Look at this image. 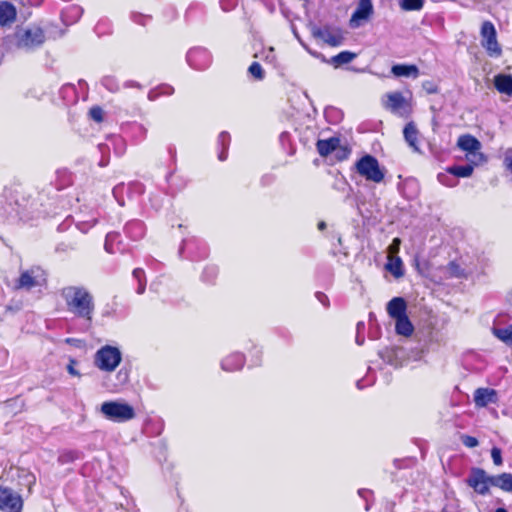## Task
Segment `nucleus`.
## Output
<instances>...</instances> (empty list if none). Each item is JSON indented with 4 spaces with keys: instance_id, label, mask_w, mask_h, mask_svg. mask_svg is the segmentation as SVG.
<instances>
[{
    "instance_id": "nucleus-1",
    "label": "nucleus",
    "mask_w": 512,
    "mask_h": 512,
    "mask_svg": "<svg viewBox=\"0 0 512 512\" xmlns=\"http://www.w3.org/2000/svg\"><path fill=\"white\" fill-rule=\"evenodd\" d=\"M67 311L83 322L85 329L91 327L95 312L93 295L83 286H67L61 289Z\"/></svg>"
},
{
    "instance_id": "nucleus-2",
    "label": "nucleus",
    "mask_w": 512,
    "mask_h": 512,
    "mask_svg": "<svg viewBox=\"0 0 512 512\" xmlns=\"http://www.w3.org/2000/svg\"><path fill=\"white\" fill-rule=\"evenodd\" d=\"M465 481L469 487L482 496L489 494L490 486L497 487L505 492H512V474L507 472L488 475L484 469L473 467Z\"/></svg>"
},
{
    "instance_id": "nucleus-3",
    "label": "nucleus",
    "mask_w": 512,
    "mask_h": 512,
    "mask_svg": "<svg viewBox=\"0 0 512 512\" xmlns=\"http://www.w3.org/2000/svg\"><path fill=\"white\" fill-rule=\"evenodd\" d=\"M100 412L107 420L123 423L135 418L136 413L133 406L126 402L105 401L101 404Z\"/></svg>"
},
{
    "instance_id": "nucleus-4",
    "label": "nucleus",
    "mask_w": 512,
    "mask_h": 512,
    "mask_svg": "<svg viewBox=\"0 0 512 512\" xmlns=\"http://www.w3.org/2000/svg\"><path fill=\"white\" fill-rule=\"evenodd\" d=\"M122 361V353L118 347L105 345L98 349L94 356L95 366L104 372H113Z\"/></svg>"
},
{
    "instance_id": "nucleus-5",
    "label": "nucleus",
    "mask_w": 512,
    "mask_h": 512,
    "mask_svg": "<svg viewBox=\"0 0 512 512\" xmlns=\"http://www.w3.org/2000/svg\"><path fill=\"white\" fill-rule=\"evenodd\" d=\"M15 38L18 48L30 51L43 45L45 33L41 27L32 26L17 30Z\"/></svg>"
},
{
    "instance_id": "nucleus-6",
    "label": "nucleus",
    "mask_w": 512,
    "mask_h": 512,
    "mask_svg": "<svg viewBox=\"0 0 512 512\" xmlns=\"http://www.w3.org/2000/svg\"><path fill=\"white\" fill-rule=\"evenodd\" d=\"M208 247L204 241L196 237H188L182 240L178 249V255L182 259L200 261L208 256Z\"/></svg>"
},
{
    "instance_id": "nucleus-7",
    "label": "nucleus",
    "mask_w": 512,
    "mask_h": 512,
    "mask_svg": "<svg viewBox=\"0 0 512 512\" xmlns=\"http://www.w3.org/2000/svg\"><path fill=\"white\" fill-rule=\"evenodd\" d=\"M357 172L367 181L380 183L383 181L385 172L381 169L378 160L372 155L361 157L355 164Z\"/></svg>"
},
{
    "instance_id": "nucleus-8",
    "label": "nucleus",
    "mask_w": 512,
    "mask_h": 512,
    "mask_svg": "<svg viewBox=\"0 0 512 512\" xmlns=\"http://www.w3.org/2000/svg\"><path fill=\"white\" fill-rule=\"evenodd\" d=\"M47 283V274L39 266H33L20 273L15 283L16 289L31 290L36 287H43Z\"/></svg>"
},
{
    "instance_id": "nucleus-9",
    "label": "nucleus",
    "mask_w": 512,
    "mask_h": 512,
    "mask_svg": "<svg viewBox=\"0 0 512 512\" xmlns=\"http://www.w3.org/2000/svg\"><path fill=\"white\" fill-rule=\"evenodd\" d=\"M481 45L491 57H499L502 49L497 41V32L491 21H484L480 30Z\"/></svg>"
},
{
    "instance_id": "nucleus-10",
    "label": "nucleus",
    "mask_w": 512,
    "mask_h": 512,
    "mask_svg": "<svg viewBox=\"0 0 512 512\" xmlns=\"http://www.w3.org/2000/svg\"><path fill=\"white\" fill-rule=\"evenodd\" d=\"M212 54L205 47H193L188 50L186 54V61L188 65L197 71H204L212 64Z\"/></svg>"
},
{
    "instance_id": "nucleus-11",
    "label": "nucleus",
    "mask_w": 512,
    "mask_h": 512,
    "mask_svg": "<svg viewBox=\"0 0 512 512\" xmlns=\"http://www.w3.org/2000/svg\"><path fill=\"white\" fill-rule=\"evenodd\" d=\"M111 146L113 148L114 154L118 157L123 156L127 149L125 139L119 135L111 136L109 138V143H100L98 145V150L102 155L98 163L100 167H106L109 164V153Z\"/></svg>"
},
{
    "instance_id": "nucleus-12",
    "label": "nucleus",
    "mask_w": 512,
    "mask_h": 512,
    "mask_svg": "<svg viewBox=\"0 0 512 512\" xmlns=\"http://www.w3.org/2000/svg\"><path fill=\"white\" fill-rule=\"evenodd\" d=\"M23 502L21 497L11 489L0 488V509L5 512H21Z\"/></svg>"
},
{
    "instance_id": "nucleus-13",
    "label": "nucleus",
    "mask_w": 512,
    "mask_h": 512,
    "mask_svg": "<svg viewBox=\"0 0 512 512\" xmlns=\"http://www.w3.org/2000/svg\"><path fill=\"white\" fill-rule=\"evenodd\" d=\"M373 13V4L371 0H359L357 8L353 12L350 20L352 27L358 26V21L367 20Z\"/></svg>"
},
{
    "instance_id": "nucleus-14",
    "label": "nucleus",
    "mask_w": 512,
    "mask_h": 512,
    "mask_svg": "<svg viewBox=\"0 0 512 512\" xmlns=\"http://www.w3.org/2000/svg\"><path fill=\"white\" fill-rule=\"evenodd\" d=\"M498 401L497 391L491 388H478L474 392V403L477 407H486Z\"/></svg>"
},
{
    "instance_id": "nucleus-15",
    "label": "nucleus",
    "mask_w": 512,
    "mask_h": 512,
    "mask_svg": "<svg viewBox=\"0 0 512 512\" xmlns=\"http://www.w3.org/2000/svg\"><path fill=\"white\" fill-rule=\"evenodd\" d=\"M245 355L240 352H234L226 356L221 361V368L226 372L239 371L245 364Z\"/></svg>"
},
{
    "instance_id": "nucleus-16",
    "label": "nucleus",
    "mask_w": 512,
    "mask_h": 512,
    "mask_svg": "<svg viewBox=\"0 0 512 512\" xmlns=\"http://www.w3.org/2000/svg\"><path fill=\"white\" fill-rule=\"evenodd\" d=\"M124 231L127 237L134 241H137L144 237L146 233V227L141 220L134 219L126 223Z\"/></svg>"
},
{
    "instance_id": "nucleus-17",
    "label": "nucleus",
    "mask_w": 512,
    "mask_h": 512,
    "mask_svg": "<svg viewBox=\"0 0 512 512\" xmlns=\"http://www.w3.org/2000/svg\"><path fill=\"white\" fill-rule=\"evenodd\" d=\"M104 249L110 254L124 251V245L118 232H109L106 234Z\"/></svg>"
},
{
    "instance_id": "nucleus-18",
    "label": "nucleus",
    "mask_w": 512,
    "mask_h": 512,
    "mask_svg": "<svg viewBox=\"0 0 512 512\" xmlns=\"http://www.w3.org/2000/svg\"><path fill=\"white\" fill-rule=\"evenodd\" d=\"M406 309L407 304L402 297H394L387 304V312L394 319L406 316Z\"/></svg>"
},
{
    "instance_id": "nucleus-19",
    "label": "nucleus",
    "mask_w": 512,
    "mask_h": 512,
    "mask_svg": "<svg viewBox=\"0 0 512 512\" xmlns=\"http://www.w3.org/2000/svg\"><path fill=\"white\" fill-rule=\"evenodd\" d=\"M16 8L13 4L2 1L0 2V26L11 25L16 19Z\"/></svg>"
},
{
    "instance_id": "nucleus-20",
    "label": "nucleus",
    "mask_w": 512,
    "mask_h": 512,
    "mask_svg": "<svg viewBox=\"0 0 512 512\" xmlns=\"http://www.w3.org/2000/svg\"><path fill=\"white\" fill-rule=\"evenodd\" d=\"M83 8L78 5H70L61 12V20L64 25L75 24L82 16Z\"/></svg>"
},
{
    "instance_id": "nucleus-21",
    "label": "nucleus",
    "mask_w": 512,
    "mask_h": 512,
    "mask_svg": "<svg viewBox=\"0 0 512 512\" xmlns=\"http://www.w3.org/2000/svg\"><path fill=\"white\" fill-rule=\"evenodd\" d=\"M391 73L395 77H411L415 79L419 76V69L414 64H395L391 67Z\"/></svg>"
},
{
    "instance_id": "nucleus-22",
    "label": "nucleus",
    "mask_w": 512,
    "mask_h": 512,
    "mask_svg": "<svg viewBox=\"0 0 512 512\" xmlns=\"http://www.w3.org/2000/svg\"><path fill=\"white\" fill-rule=\"evenodd\" d=\"M59 96L61 97L65 105H72L77 103L80 97L75 85L70 83L64 84L60 88Z\"/></svg>"
},
{
    "instance_id": "nucleus-23",
    "label": "nucleus",
    "mask_w": 512,
    "mask_h": 512,
    "mask_svg": "<svg viewBox=\"0 0 512 512\" xmlns=\"http://www.w3.org/2000/svg\"><path fill=\"white\" fill-rule=\"evenodd\" d=\"M494 86L499 93L512 96V75L498 74L494 77Z\"/></svg>"
},
{
    "instance_id": "nucleus-24",
    "label": "nucleus",
    "mask_w": 512,
    "mask_h": 512,
    "mask_svg": "<svg viewBox=\"0 0 512 512\" xmlns=\"http://www.w3.org/2000/svg\"><path fill=\"white\" fill-rule=\"evenodd\" d=\"M340 145L338 137H331L329 139H321L316 143L317 151L321 156H328L335 151Z\"/></svg>"
},
{
    "instance_id": "nucleus-25",
    "label": "nucleus",
    "mask_w": 512,
    "mask_h": 512,
    "mask_svg": "<svg viewBox=\"0 0 512 512\" xmlns=\"http://www.w3.org/2000/svg\"><path fill=\"white\" fill-rule=\"evenodd\" d=\"M313 35L322 39L324 42L331 46H338L341 43V36L332 33L327 27L314 29Z\"/></svg>"
},
{
    "instance_id": "nucleus-26",
    "label": "nucleus",
    "mask_w": 512,
    "mask_h": 512,
    "mask_svg": "<svg viewBox=\"0 0 512 512\" xmlns=\"http://www.w3.org/2000/svg\"><path fill=\"white\" fill-rule=\"evenodd\" d=\"M457 145L460 149L467 152H475L481 147L479 140L470 134L461 135L458 138Z\"/></svg>"
},
{
    "instance_id": "nucleus-27",
    "label": "nucleus",
    "mask_w": 512,
    "mask_h": 512,
    "mask_svg": "<svg viewBox=\"0 0 512 512\" xmlns=\"http://www.w3.org/2000/svg\"><path fill=\"white\" fill-rule=\"evenodd\" d=\"M403 134L408 145L413 148L414 151L419 152L417 145L418 129L416 125L413 122L407 123L404 127Z\"/></svg>"
},
{
    "instance_id": "nucleus-28",
    "label": "nucleus",
    "mask_w": 512,
    "mask_h": 512,
    "mask_svg": "<svg viewBox=\"0 0 512 512\" xmlns=\"http://www.w3.org/2000/svg\"><path fill=\"white\" fill-rule=\"evenodd\" d=\"M231 137L230 134L226 131H222L217 139V146L220 149L218 153V159L220 161H225L228 156V149L230 146Z\"/></svg>"
},
{
    "instance_id": "nucleus-29",
    "label": "nucleus",
    "mask_w": 512,
    "mask_h": 512,
    "mask_svg": "<svg viewBox=\"0 0 512 512\" xmlns=\"http://www.w3.org/2000/svg\"><path fill=\"white\" fill-rule=\"evenodd\" d=\"M395 320V330L397 334L402 336H410L413 333L414 328L407 315Z\"/></svg>"
},
{
    "instance_id": "nucleus-30",
    "label": "nucleus",
    "mask_w": 512,
    "mask_h": 512,
    "mask_svg": "<svg viewBox=\"0 0 512 512\" xmlns=\"http://www.w3.org/2000/svg\"><path fill=\"white\" fill-rule=\"evenodd\" d=\"M405 99L400 92H393L387 95L386 107L392 112H397L404 106Z\"/></svg>"
},
{
    "instance_id": "nucleus-31",
    "label": "nucleus",
    "mask_w": 512,
    "mask_h": 512,
    "mask_svg": "<svg viewBox=\"0 0 512 512\" xmlns=\"http://www.w3.org/2000/svg\"><path fill=\"white\" fill-rule=\"evenodd\" d=\"M493 335L508 346H512V325L505 328H492Z\"/></svg>"
},
{
    "instance_id": "nucleus-32",
    "label": "nucleus",
    "mask_w": 512,
    "mask_h": 512,
    "mask_svg": "<svg viewBox=\"0 0 512 512\" xmlns=\"http://www.w3.org/2000/svg\"><path fill=\"white\" fill-rule=\"evenodd\" d=\"M473 166L471 164L466 165H454L447 168V172L455 177H469L473 173Z\"/></svg>"
},
{
    "instance_id": "nucleus-33",
    "label": "nucleus",
    "mask_w": 512,
    "mask_h": 512,
    "mask_svg": "<svg viewBox=\"0 0 512 512\" xmlns=\"http://www.w3.org/2000/svg\"><path fill=\"white\" fill-rule=\"evenodd\" d=\"M324 116L330 124H337L342 120L343 112L336 107L330 106L324 110Z\"/></svg>"
},
{
    "instance_id": "nucleus-34",
    "label": "nucleus",
    "mask_w": 512,
    "mask_h": 512,
    "mask_svg": "<svg viewBox=\"0 0 512 512\" xmlns=\"http://www.w3.org/2000/svg\"><path fill=\"white\" fill-rule=\"evenodd\" d=\"M356 56L357 55L353 52L342 51V52L338 53L337 55L333 56L331 59V62H332V64H334L337 67V66H340L343 64L350 63L352 60H354L356 58Z\"/></svg>"
},
{
    "instance_id": "nucleus-35",
    "label": "nucleus",
    "mask_w": 512,
    "mask_h": 512,
    "mask_svg": "<svg viewBox=\"0 0 512 512\" xmlns=\"http://www.w3.org/2000/svg\"><path fill=\"white\" fill-rule=\"evenodd\" d=\"M218 275V267L208 264L204 267L201 274V280L205 283H213Z\"/></svg>"
},
{
    "instance_id": "nucleus-36",
    "label": "nucleus",
    "mask_w": 512,
    "mask_h": 512,
    "mask_svg": "<svg viewBox=\"0 0 512 512\" xmlns=\"http://www.w3.org/2000/svg\"><path fill=\"white\" fill-rule=\"evenodd\" d=\"M166 181L169 185V189L173 193L182 190L186 185V182L182 178L174 176L173 173H169L166 176Z\"/></svg>"
},
{
    "instance_id": "nucleus-37",
    "label": "nucleus",
    "mask_w": 512,
    "mask_h": 512,
    "mask_svg": "<svg viewBox=\"0 0 512 512\" xmlns=\"http://www.w3.org/2000/svg\"><path fill=\"white\" fill-rule=\"evenodd\" d=\"M425 0H400L399 6L404 11H419L423 8Z\"/></svg>"
},
{
    "instance_id": "nucleus-38",
    "label": "nucleus",
    "mask_w": 512,
    "mask_h": 512,
    "mask_svg": "<svg viewBox=\"0 0 512 512\" xmlns=\"http://www.w3.org/2000/svg\"><path fill=\"white\" fill-rule=\"evenodd\" d=\"M387 270L396 278L402 277L404 274L403 271V264L399 257L395 258L394 260L390 261L386 265Z\"/></svg>"
},
{
    "instance_id": "nucleus-39",
    "label": "nucleus",
    "mask_w": 512,
    "mask_h": 512,
    "mask_svg": "<svg viewBox=\"0 0 512 512\" xmlns=\"http://www.w3.org/2000/svg\"><path fill=\"white\" fill-rule=\"evenodd\" d=\"M249 74L258 81H261L265 77V72L258 62H253L248 68Z\"/></svg>"
},
{
    "instance_id": "nucleus-40",
    "label": "nucleus",
    "mask_w": 512,
    "mask_h": 512,
    "mask_svg": "<svg viewBox=\"0 0 512 512\" xmlns=\"http://www.w3.org/2000/svg\"><path fill=\"white\" fill-rule=\"evenodd\" d=\"M133 137L138 141H143L147 136V128L139 123H134L131 126Z\"/></svg>"
},
{
    "instance_id": "nucleus-41",
    "label": "nucleus",
    "mask_w": 512,
    "mask_h": 512,
    "mask_svg": "<svg viewBox=\"0 0 512 512\" xmlns=\"http://www.w3.org/2000/svg\"><path fill=\"white\" fill-rule=\"evenodd\" d=\"M101 84L110 92H117L119 90V83L113 76H105L101 79Z\"/></svg>"
},
{
    "instance_id": "nucleus-42",
    "label": "nucleus",
    "mask_w": 512,
    "mask_h": 512,
    "mask_svg": "<svg viewBox=\"0 0 512 512\" xmlns=\"http://www.w3.org/2000/svg\"><path fill=\"white\" fill-rule=\"evenodd\" d=\"M130 18L134 23L141 26H145L151 20L150 15L142 14L139 12H132Z\"/></svg>"
},
{
    "instance_id": "nucleus-43",
    "label": "nucleus",
    "mask_w": 512,
    "mask_h": 512,
    "mask_svg": "<svg viewBox=\"0 0 512 512\" xmlns=\"http://www.w3.org/2000/svg\"><path fill=\"white\" fill-rule=\"evenodd\" d=\"M76 248V242H61L56 246L55 251L57 253H68L70 251L75 250Z\"/></svg>"
},
{
    "instance_id": "nucleus-44",
    "label": "nucleus",
    "mask_w": 512,
    "mask_h": 512,
    "mask_svg": "<svg viewBox=\"0 0 512 512\" xmlns=\"http://www.w3.org/2000/svg\"><path fill=\"white\" fill-rule=\"evenodd\" d=\"M250 366H259L261 364L262 351L254 346L250 351Z\"/></svg>"
},
{
    "instance_id": "nucleus-45",
    "label": "nucleus",
    "mask_w": 512,
    "mask_h": 512,
    "mask_svg": "<svg viewBox=\"0 0 512 512\" xmlns=\"http://www.w3.org/2000/svg\"><path fill=\"white\" fill-rule=\"evenodd\" d=\"M89 116L95 122L100 123L103 121L104 111L101 107L94 106L89 110Z\"/></svg>"
},
{
    "instance_id": "nucleus-46",
    "label": "nucleus",
    "mask_w": 512,
    "mask_h": 512,
    "mask_svg": "<svg viewBox=\"0 0 512 512\" xmlns=\"http://www.w3.org/2000/svg\"><path fill=\"white\" fill-rule=\"evenodd\" d=\"M77 457H78L77 452L70 450V451H65V452L61 453L58 457V460L60 463L65 464V463L73 462L75 459H77Z\"/></svg>"
},
{
    "instance_id": "nucleus-47",
    "label": "nucleus",
    "mask_w": 512,
    "mask_h": 512,
    "mask_svg": "<svg viewBox=\"0 0 512 512\" xmlns=\"http://www.w3.org/2000/svg\"><path fill=\"white\" fill-rule=\"evenodd\" d=\"M448 271L451 274V276H453V277L460 278V277L464 276L463 269L460 267L459 264H457L455 262H450L448 264Z\"/></svg>"
},
{
    "instance_id": "nucleus-48",
    "label": "nucleus",
    "mask_w": 512,
    "mask_h": 512,
    "mask_svg": "<svg viewBox=\"0 0 512 512\" xmlns=\"http://www.w3.org/2000/svg\"><path fill=\"white\" fill-rule=\"evenodd\" d=\"M461 442L464 446L468 448H474L477 447L479 444V441L476 437L470 436V435H462L461 436Z\"/></svg>"
},
{
    "instance_id": "nucleus-49",
    "label": "nucleus",
    "mask_w": 512,
    "mask_h": 512,
    "mask_svg": "<svg viewBox=\"0 0 512 512\" xmlns=\"http://www.w3.org/2000/svg\"><path fill=\"white\" fill-rule=\"evenodd\" d=\"M491 457H492L493 463L496 466H501L503 464L502 451L500 448L493 447L491 449Z\"/></svg>"
},
{
    "instance_id": "nucleus-50",
    "label": "nucleus",
    "mask_w": 512,
    "mask_h": 512,
    "mask_svg": "<svg viewBox=\"0 0 512 512\" xmlns=\"http://www.w3.org/2000/svg\"><path fill=\"white\" fill-rule=\"evenodd\" d=\"M97 223V219H93L92 221L81 222L76 225V228L82 233H86L90 228L95 226Z\"/></svg>"
},
{
    "instance_id": "nucleus-51",
    "label": "nucleus",
    "mask_w": 512,
    "mask_h": 512,
    "mask_svg": "<svg viewBox=\"0 0 512 512\" xmlns=\"http://www.w3.org/2000/svg\"><path fill=\"white\" fill-rule=\"evenodd\" d=\"M438 180L441 184L445 185V186H448V187H453L456 185V181L452 178H450L448 175L446 174H442L440 173L438 175Z\"/></svg>"
},
{
    "instance_id": "nucleus-52",
    "label": "nucleus",
    "mask_w": 512,
    "mask_h": 512,
    "mask_svg": "<svg viewBox=\"0 0 512 512\" xmlns=\"http://www.w3.org/2000/svg\"><path fill=\"white\" fill-rule=\"evenodd\" d=\"M357 493H358L359 497H361L362 499H364L366 501V510H369L368 501H369V497L373 495V492L366 488H360L357 491Z\"/></svg>"
},
{
    "instance_id": "nucleus-53",
    "label": "nucleus",
    "mask_w": 512,
    "mask_h": 512,
    "mask_svg": "<svg viewBox=\"0 0 512 512\" xmlns=\"http://www.w3.org/2000/svg\"><path fill=\"white\" fill-rule=\"evenodd\" d=\"M422 87L423 89L428 93V94H434V93H438L439 89L437 87L436 84H434L433 82L431 81H425L423 84H422Z\"/></svg>"
},
{
    "instance_id": "nucleus-54",
    "label": "nucleus",
    "mask_w": 512,
    "mask_h": 512,
    "mask_svg": "<svg viewBox=\"0 0 512 512\" xmlns=\"http://www.w3.org/2000/svg\"><path fill=\"white\" fill-rule=\"evenodd\" d=\"M133 278L138 282H146L145 272L142 268H136L132 272Z\"/></svg>"
},
{
    "instance_id": "nucleus-55",
    "label": "nucleus",
    "mask_w": 512,
    "mask_h": 512,
    "mask_svg": "<svg viewBox=\"0 0 512 512\" xmlns=\"http://www.w3.org/2000/svg\"><path fill=\"white\" fill-rule=\"evenodd\" d=\"M315 297L325 308L330 307L329 298L325 293L318 291L315 293Z\"/></svg>"
},
{
    "instance_id": "nucleus-56",
    "label": "nucleus",
    "mask_w": 512,
    "mask_h": 512,
    "mask_svg": "<svg viewBox=\"0 0 512 512\" xmlns=\"http://www.w3.org/2000/svg\"><path fill=\"white\" fill-rule=\"evenodd\" d=\"M161 96H170L174 93V88L168 84H162L157 87Z\"/></svg>"
},
{
    "instance_id": "nucleus-57",
    "label": "nucleus",
    "mask_w": 512,
    "mask_h": 512,
    "mask_svg": "<svg viewBox=\"0 0 512 512\" xmlns=\"http://www.w3.org/2000/svg\"><path fill=\"white\" fill-rule=\"evenodd\" d=\"M79 88L81 90L83 100H86L88 97V84L85 80L78 81Z\"/></svg>"
},
{
    "instance_id": "nucleus-58",
    "label": "nucleus",
    "mask_w": 512,
    "mask_h": 512,
    "mask_svg": "<svg viewBox=\"0 0 512 512\" xmlns=\"http://www.w3.org/2000/svg\"><path fill=\"white\" fill-rule=\"evenodd\" d=\"M373 379L372 380H369L367 378H362V379H359L357 382H356V386L358 389H364L365 387L367 386H370L372 383H373Z\"/></svg>"
},
{
    "instance_id": "nucleus-59",
    "label": "nucleus",
    "mask_w": 512,
    "mask_h": 512,
    "mask_svg": "<svg viewBox=\"0 0 512 512\" xmlns=\"http://www.w3.org/2000/svg\"><path fill=\"white\" fill-rule=\"evenodd\" d=\"M148 99L150 101H155L157 100L158 98L161 97V92H159L158 88H154V89H151L149 92H148Z\"/></svg>"
},
{
    "instance_id": "nucleus-60",
    "label": "nucleus",
    "mask_w": 512,
    "mask_h": 512,
    "mask_svg": "<svg viewBox=\"0 0 512 512\" xmlns=\"http://www.w3.org/2000/svg\"><path fill=\"white\" fill-rule=\"evenodd\" d=\"M75 364H76V361L71 359L70 363L67 366V370H68L69 374H71L73 376H79L80 373L74 368Z\"/></svg>"
},
{
    "instance_id": "nucleus-61",
    "label": "nucleus",
    "mask_w": 512,
    "mask_h": 512,
    "mask_svg": "<svg viewBox=\"0 0 512 512\" xmlns=\"http://www.w3.org/2000/svg\"><path fill=\"white\" fill-rule=\"evenodd\" d=\"M124 86L126 88H138V89L142 88V85L140 83L133 81V80H129V81L125 82Z\"/></svg>"
},
{
    "instance_id": "nucleus-62",
    "label": "nucleus",
    "mask_w": 512,
    "mask_h": 512,
    "mask_svg": "<svg viewBox=\"0 0 512 512\" xmlns=\"http://www.w3.org/2000/svg\"><path fill=\"white\" fill-rule=\"evenodd\" d=\"M118 378H120L123 382H126L128 380V371L124 369H120L118 374Z\"/></svg>"
},
{
    "instance_id": "nucleus-63",
    "label": "nucleus",
    "mask_w": 512,
    "mask_h": 512,
    "mask_svg": "<svg viewBox=\"0 0 512 512\" xmlns=\"http://www.w3.org/2000/svg\"><path fill=\"white\" fill-rule=\"evenodd\" d=\"M504 164H505V167L507 168V170L512 172V157L511 156H508V155L505 156Z\"/></svg>"
},
{
    "instance_id": "nucleus-64",
    "label": "nucleus",
    "mask_w": 512,
    "mask_h": 512,
    "mask_svg": "<svg viewBox=\"0 0 512 512\" xmlns=\"http://www.w3.org/2000/svg\"><path fill=\"white\" fill-rule=\"evenodd\" d=\"M145 289H146V282H140V283H138L136 293L141 295L145 292Z\"/></svg>"
}]
</instances>
